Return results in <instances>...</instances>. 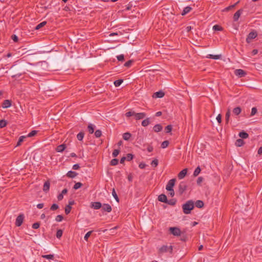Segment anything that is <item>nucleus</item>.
Masks as SVG:
<instances>
[{"label": "nucleus", "instance_id": "obj_55", "mask_svg": "<svg viewBox=\"0 0 262 262\" xmlns=\"http://www.w3.org/2000/svg\"><path fill=\"white\" fill-rule=\"evenodd\" d=\"M151 165L157 167L158 165V160L157 159L154 160L151 163Z\"/></svg>", "mask_w": 262, "mask_h": 262}, {"label": "nucleus", "instance_id": "obj_36", "mask_svg": "<svg viewBox=\"0 0 262 262\" xmlns=\"http://www.w3.org/2000/svg\"><path fill=\"white\" fill-rule=\"evenodd\" d=\"M46 24H47L46 21H42V22L40 23V24H39L38 25H37L36 26V27L35 28V29L36 30L39 29L40 28H41L42 27H43Z\"/></svg>", "mask_w": 262, "mask_h": 262}, {"label": "nucleus", "instance_id": "obj_14", "mask_svg": "<svg viewBox=\"0 0 262 262\" xmlns=\"http://www.w3.org/2000/svg\"><path fill=\"white\" fill-rule=\"evenodd\" d=\"M164 95H165V94L163 91H160L159 92H157L155 93L153 95V97H154V98H162L163 97H164Z\"/></svg>", "mask_w": 262, "mask_h": 262}, {"label": "nucleus", "instance_id": "obj_19", "mask_svg": "<svg viewBox=\"0 0 262 262\" xmlns=\"http://www.w3.org/2000/svg\"><path fill=\"white\" fill-rule=\"evenodd\" d=\"M78 173L73 171H69L67 173V176L69 178H74L77 176Z\"/></svg>", "mask_w": 262, "mask_h": 262}, {"label": "nucleus", "instance_id": "obj_41", "mask_svg": "<svg viewBox=\"0 0 262 262\" xmlns=\"http://www.w3.org/2000/svg\"><path fill=\"white\" fill-rule=\"evenodd\" d=\"M62 230H61V229H59L57 231V232H56V237L58 238H60L62 235Z\"/></svg>", "mask_w": 262, "mask_h": 262}, {"label": "nucleus", "instance_id": "obj_63", "mask_svg": "<svg viewBox=\"0 0 262 262\" xmlns=\"http://www.w3.org/2000/svg\"><path fill=\"white\" fill-rule=\"evenodd\" d=\"M12 39L15 42H17L18 41V37L16 35H13L12 36Z\"/></svg>", "mask_w": 262, "mask_h": 262}, {"label": "nucleus", "instance_id": "obj_44", "mask_svg": "<svg viewBox=\"0 0 262 262\" xmlns=\"http://www.w3.org/2000/svg\"><path fill=\"white\" fill-rule=\"evenodd\" d=\"M102 135L101 131L99 129H97L95 132V136L96 138H99Z\"/></svg>", "mask_w": 262, "mask_h": 262}, {"label": "nucleus", "instance_id": "obj_24", "mask_svg": "<svg viewBox=\"0 0 262 262\" xmlns=\"http://www.w3.org/2000/svg\"><path fill=\"white\" fill-rule=\"evenodd\" d=\"M241 111L242 109L239 106L236 107L233 110V113L236 115H239L241 113Z\"/></svg>", "mask_w": 262, "mask_h": 262}, {"label": "nucleus", "instance_id": "obj_10", "mask_svg": "<svg viewBox=\"0 0 262 262\" xmlns=\"http://www.w3.org/2000/svg\"><path fill=\"white\" fill-rule=\"evenodd\" d=\"M102 210L107 212H110L112 211V207L108 204H104L102 206Z\"/></svg>", "mask_w": 262, "mask_h": 262}, {"label": "nucleus", "instance_id": "obj_42", "mask_svg": "<svg viewBox=\"0 0 262 262\" xmlns=\"http://www.w3.org/2000/svg\"><path fill=\"white\" fill-rule=\"evenodd\" d=\"M37 130H33L31 131L30 133H29L27 136L28 137H33L37 134Z\"/></svg>", "mask_w": 262, "mask_h": 262}, {"label": "nucleus", "instance_id": "obj_21", "mask_svg": "<svg viewBox=\"0 0 262 262\" xmlns=\"http://www.w3.org/2000/svg\"><path fill=\"white\" fill-rule=\"evenodd\" d=\"M150 124V118H147L142 121L141 124L143 126L145 127Z\"/></svg>", "mask_w": 262, "mask_h": 262}, {"label": "nucleus", "instance_id": "obj_45", "mask_svg": "<svg viewBox=\"0 0 262 262\" xmlns=\"http://www.w3.org/2000/svg\"><path fill=\"white\" fill-rule=\"evenodd\" d=\"M118 163V160L117 159H113L111 161V165L112 166L117 165Z\"/></svg>", "mask_w": 262, "mask_h": 262}, {"label": "nucleus", "instance_id": "obj_57", "mask_svg": "<svg viewBox=\"0 0 262 262\" xmlns=\"http://www.w3.org/2000/svg\"><path fill=\"white\" fill-rule=\"evenodd\" d=\"M132 63H133V60H129L125 63L124 66H125L126 67H129L131 66Z\"/></svg>", "mask_w": 262, "mask_h": 262}, {"label": "nucleus", "instance_id": "obj_61", "mask_svg": "<svg viewBox=\"0 0 262 262\" xmlns=\"http://www.w3.org/2000/svg\"><path fill=\"white\" fill-rule=\"evenodd\" d=\"M203 180V178L202 177H199L198 178L197 181H196L197 184L198 185L201 184V183L202 182Z\"/></svg>", "mask_w": 262, "mask_h": 262}, {"label": "nucleus", "instance_id": "obj_13", "mask_svg": "<svg viewBox=\"0 0 262 262\" xmlns=\"http://www.w3.org/2000/svg\"><path fill=\"white\" fill-rule=\"evenodd\" d=\"M91 207L95 209H98L102 207V204L99 202H94L92 203Z\"/></svg>", "mask_w": 262, "mask_h": 262}, {"label": "nucleus", "instance_id": "obj_9", "mask_svg": "<svg viewBox=\"0 0 262 262\" xmlns=\"http://www.w3.org/2000/svg\"><path fill=\"white\" fill-rule=\"evenodd\" d=\"M235 74L239 77H243L246 76V72L242 69H237L234 72Z\"/></svg>", "mask_w": 262, "mask_h": 262}, {"label": "nucleus", "instance_id": "obj_34", "mask_svg": "<svg viewBox=\"0 0 262 262\" xmlns=\"http://www.w3.org/2000/svg\"><path fill=\"white\" fill-rule=\"evenodd\" d=\"M41 257L42 258L48 259H53L54 256L53 254H48V255H42Z\"/></svg>", "mask_w": 262, "mask_h": 262}, {"label": "nucleus", "instance_id": "obj_38", "mask_svg": "<svg viewBox=\"0 0 262 262\" xmlns=\"http://www.w3.org/2000/svg\"><path fill=\"white\" fill-rule=\"evenodd\" d=\"M82 186V184L80 182L76 183L73 187V189L76 190L80 188Z\"/></svg>", "mask_w": 262, "mask_h": 262}, {"label": "nucleus", "instance_id": "obj_31", "mask_svg": "<svg viewBox=\"0 0 262 262\" xmlns=\"http://www.w3.org/2000/svg\"><path fill=\"white\" fill-rule=\"evenodd\" d=\"M201 170V168L200 167V166H198L195 168V170L193 172V176L194 177L198 176L199 175V174L200 173Z\"/></svg>", "mask_w": 262, "mask_h": 262}, {"label": "nucleus", "instance_id": "obj_35", "mask_svg": "<svg viewBox=\"0 0 262 262\" xmlns=\"http://www.w3.org/2000/svg\"><path fill=\"white\" fill-rule=\"evenodd\" d=\"M123 82L122 79L117 80L114 81V83L116 87L119 86L121 85V84Z\"/></svg>", "mask_w": 262, "mask_h": 262}, {"label": "nucleus", "instance_id": "obj_59", "mask_svg": "<svg viewBox=\"0 0 262 262\" xmlns=\"http://www.w3.org/2000/svg\"><path fill=\"white\" fill-rule=\"evenodd\" d=\"M216 120L219 123H221L222 122V116L221 114H219L216 117Z\"/></svg>", "mask_w": 262, "mask_h": 262}, {"label": "nucleus", "instance_id": "obj_28", "mask_svg": "<svg viewBox=\"0 0 262 262\" xmlns=\"http://www.w3.org/2000/svg\"><path fill=\"white\" fill-rule=\"evenodd\" d=\"M191 10V8L190 7L187 6L185 7L182 13V15H184L186 14L187 13H189Z\"/></svg>", "mask_w": 262, "mask_h": 262}, {"label": "nucleus", "instance_id": "obj_64", "mask_svg": "<svg viewBox=\"0 0 262 262\" xmlns=\"http://www.w3.org/2000/svg\"><path fill=\"white\" fill-rule=\"evenodd\" d=\"M79 168H80V166H79V164H74V165L73 166V169L74 170H77V169H78Z\"/></svg>", "mask_w": 262, "mask_h": 262}, {"label": "nucleus", "instance_id": "obj_54", "mask_svg": "<svg viewBox=\"0 0 262 262\" xmlns=\"http://www.w3.org/2000/svg\"><path fill=\"white\" fill-rule=\"evenodd\" d=\"M257 112V108L255 107H253L251 110V116H254Z\"/></svg>", "mask_w": 262, "mask_h": 262}, {"label": "nucleus", "instance_id": "obj_60", "mask_svg": "<svg viewBox=\"0 0 262 262\" xmlns=\"http://www.w3.org/2000/svg\"><path fill=\"white\" fill-rule=\"evenodd\" d=\"M235 7V5H231V6H229V7H226V8L224 9V11H229V10H230V9H232V8H234V7Z\"/></svg>", "mask_w": 262, "mask_h": 262}, {"label": "nucleus", "instance_id": "obj_18", "mask_svg": "<svg viewBox=\"0 0 262 262\" xmlns=\"http://www.w3.org/2000/svg\"><path fill=\"white\" fill-rule=\"evenodd\" d=\"M66 148V145L64 144L58 145L56 149L57 152H62Z\"/></svg>", "mask_w": 262, "mask_h": 262}, {"label": "nucleus", "instance_id": "obj_20", "mask_svg": "<svg viewBox=\"0 0 262 262\" xmlns=\"http://www.w3.org/2000/svg\"><path fill=\"white\" fill-rule=\"evenodd\" d=\"M162 128L163 127L162 125L160 124H157L155 125L153 127L154 130L157 133L161 131Z\"/></svg>", "mask_w": 262, "mask_h": 262}, {"label": "nucleus", "instance_id": "obj_46", "mask_svg": "<svg viewBox=\"0 0 262 262\" xmlns=\"http://www.w3.org/2000/svg\"><path fill=\"white\" fill-rule=\"evenodd\" d=\"M172 127L171 125H168L165 127V132L167 133H170L172 130Z\"/></svg>", "mask_w": 262, "mask_h": 262}, {"label": "nucleus", "instance_id": "obj_26", "mask_svg": "<svg viewBox=\"0 0 262 262\" xmlns=\"http://www.w3.org/2000/svg\"><path fill=\"white\" fill-rule=\"evenodd\" d=\"M244 143V142L243 140V139H237L236 141L235 145L237 147H241L242 145H243Z\"/></svg>", "mask_w": 262, "mask_h": 262}, {"label": "nucleus", "instance_id": "obj_15", "mask_svg": "<svg viewBox=\"0 0 262 262\" xmlns=\"http://www.w3.org/2000/svg\"><path fill=\"white\" fill-rule=\"evenodd\" d=\"M158 200L161 202L163 203H167V196L166 195L164 194H161L159 195L158 196Z\"/></svg>", "mask_w": 262, "mask_h": 262}, {"label": "nucleus", "instance_id": "obj_27", "mask_svg": "<svg viewBox=\"0 0 262 262\" xmlns=\"http://www.w3.org/2000/svg\"><path fill=\"white\" fill-rule=\"evenodd\" d=\"M27 136H21L19 138L18 141H17L16 146H18L21 145V143L24 141V139L26 138Z\"/></svg>", "mask_w": 262, "mask_h": 262}, {"label": "nucleus", "instance_id": "obj_5", "mask_svg": "<svg viewBox=\"0 0 262 262\" xmlns=\"http://www.w3.org/2000/svg\"><path fill=\"white\" fill-rule=\"evenodd\" d=\"M169 230L171 234L174 236H180L181 235V231L179 228L177 227H170Z\"/></svg>", "mask_w": 262, "mask_h": 262}, {"label": "nucleus", "instance_id": "obj_11", "mask_svg": "<svg viewBox=\"0 0 262 262\" xmlns=\"http://www.w3.org/2000/svg\"><path fill=\"white\" fill-rule=\"evenodd\" d=\"M243 10L242 9H241L238 10L235 13L233 16V20L235 21H236L238 20L239 17H240L242 13L243 12Z\"/></svg>", "mask_w": 262, "mask_h": 262}, {"label": "nucleus", "instance_id": "obj_23", "mask_svg": "<svg viewBox=\"0 0 262 262\" xmlns=\"http://www.w3.org/2000/svg\"><path fill=\"white\" fill-rule=\"evenodd\" d=\"M230 111L229 109H228V111H227V112L226 113V115H225V121H226V124L228 123V122L229 121V119H230Z\"/></svg>", "mask_w": 262, "mask_h": 262}, {"label": "nucleus", "instance_id": "obj_12", "mask_svg": "<svg viewBox=\"0 0 262 262\" xmlns=\"http://www.w3.org/2000/svg\"><path fill=\"white\" fill-rule=\"evenodd\" d=\"M187 172V168H185V169H183L182 171H181L179 173L178 176V178L179 179H183L186 176Z\"/></svg>", "mask_w": 262, "mask_h": 262}, {"label": "nucleus", "instance_id": "obj_50", "mask_svg": "<svg viewBox=\"0 0 262 262\" xmlns=\"http://www.w3.org/2000/svg\"><path fill=\"white\" fill-rule=\"evenodd\" d=\"M58 208H59V206H58V205H57L56 204H53L51 206V208H50V209H51V210L54 211V210H57V209H58Z\"/></svg>", "mask_w": 262, "mask_h": 262}, {"label": "nucleus", "instance_id": "obj_52", "mask_svg": "<svg viewBox=\"0 0 262 262\" xmlns=\"http://www.w3.org/2000/svg\"><path fill=\"white\" fill-rule=\"evenodd\" d=\"M93 231H90L88 232H87L84 237V239L85 240V241H88L89 237H90V236L91 235V234H92Z\"/></svg>", "mask_w": 262, "mask_h": 262}, {"label": "nucleus", "instance_id": "obj_32", "mask_svg": "<svg viewBox=\"0 0 262 262\" xmlns=\"http://www.w3.org/2000/svg\"><path fill=\"white\" fill-rule=\"evenodd\" d=\"M84 134L83 132H80L77 135V138L78 140L79 141H81L82 140L83 137H84Z\"/></svg>", "mask_w": 262, "mask_h": 262}, {"label": "nucleus", "instance_id": "obj_62", "mask_svg": "<svg viewBox=\"0 0 262 262\" xmlns=\"http://www.w3.org/2000/svg\"><path fill=\"white\" fill-rule=\"evenodd\" d=\"M175 203L176 202L173 200H170L169 201L167 200V202L166 203L169 205H173L175 204Z\"/></svg>", "mask_w": 262, "mask_h": 262}, {"label": "nucleus", "instance_id": "obj_29", "mask_svg": "<svg viewBox=\"0 0 262 262\" xmlns=\"http://www.w3.org/2000/svg\"><path fill=\"white\" fill-rule=\"evenodd\" d=\"M131 134L129 133H125L124 134H123V139L124 140H128L129 139V138L131 137Z\"/></svg>", "mask_w": 262, "mask_h": 262}, {"label": "nucleus", "instance_id": "obj_6", "mask_svg": "<svg viewBox=\"0 0 262 262\" xmlns=\"http://www.w3.org/2000/svg\"><path fill=\"white\" fill-rule=\"evenodd\" d=\"M24 219V214H19L16 219L15 225L17 227H19L23 224Z\"/></svg>", "mask_w": 262, "mask_h": 262}, {"label": "nucleus", "instance_id": "obj_39", "mask_svg": "<svg viewBox=\"0 0 262 262\" xmlns=\"http://www.w3.org/2000/svg\"><path fill=\"white\" fill-rule=\"evenodd\" d=\"M169 144V143L168 141H164L161 144V147L162 148H165L168 146Z\"/></svg>", "mask_w": 262, "mask_h": 262}, {"label": "nucleus", "instance_id": "obj_58", "mask_svg": "<svg viewBox=\"0 0 262 262\" xmlns=\"http://www.w3.org/2000/svg\"><path fill=\"white\" fill-rule=\"evenodd\" d=\"M117 58L119 61H123L124 60V55L123 54L117 56Z\"/></svg>", "mask_w": 262, "mask_h": 262}, {"label": "nucleus", "instance_id": "obj_33", "mask_svg": "<svg viewBox=\"0 0 262 262\" xmlns=\"http://www.w3.org/2000/svg\"><path fill=\"white\" fill-rule=\"evenodd\" d=\"M88 129L90 134H93L94 132V125L92 124H90L88 126Z\"/></svg>", "mask_w": 262, "mask_h": 262}, {"label": "nucleus", "instance_id": "obj_8", "mask_svg": "<svg viewBox=\"0 0 262 262\" xmlns=\"http://www.w3.org/2000/svg\"><path fill=\"white\" fill-rule=\"evenodd\" d=\"M146 114L145 113H135V114H134L135 119L136 120L142 119L146 117Z\"/></svg>", "mask_w": 262, "mask_h": 262}, {"label": "nucleus", "instance_id": "obj_47", "mask_svg": "<svg viewBox=\"0 0 262 262\" xmlns=\"http://www.w3.org/2000/svg\"><path fill=\"white\" fill-rule=\"evenodd\" d=\"M71 208L72 207L70 206V205L66 206L65 208V213L66 214H68L70 212Z\"/></svg>", "mask_w": 262, "mask_h": 262}, {"label": "nucleus", "instance_id": "obj_17", "mask_svg": "<svg viewBox=\"0 0 262 262\" xmlns=\"http://www.w3.org/2000/svg\"><path fill=\"white\" fill-rule=\"evenodd\" d=\"M11 105V102L9 100H5L4 101L2 104V107L3 108H8Z\"/></svg>", "mask_w": 262, "mask_h": 262}, {"label": "nucleus", "instance_id": "obj_7", "mask_svg": "<svg viewBox=\"0 0 262 262\" xmlns=\"http://www.w3.org/2000/svg\"><path fill=\"white\" fill-rule=\"evenodd\" d=\"M175 182H176L175 179H172L168 181V182L166 186V190H172L173 187L174 186V184H175Z\"/></svg>", "mask_w": 262, "mask_h": 262}, {"label": "nucleus", "instance_id": "obj_49", "mask_svg": "<svg viewBox=\"0 0 262 262\" xmlns=\"http://www.w3.org/2000/svg\"><path fill=\"white\" fill-rule=\"evenodd\" d=\"M135 113V112L134 111H129V112L126 113L125 116L127 117H131L132 116H134Z\"/></svg>", "mask_w": 262, "mask_h": 262}, {"label": "nucleus", "instance_id": "obj_4", "mask_svg": "<svg viewBox=\"0 0 262 262\" xmlns=\"http://www.w3.org/2000/svg\"><path fill=\"white\" fill-rule=\"evenodd\" d=\"M187 188V185L184 182H181L179 185V192L182 194Z\"/></svg>", "mask_w": 262, "mask_h": 262}, {"label": "nucleus", "instance_id": "obj_40", "mask_svg": "<svg viewBox=\"0 0 262 262\" xmlns=\"http://www.w3.org/2000/svg\"><path fill=\"white\" fill-rule=\"evenodd\" d=\"M112 195L114 196V198L115 199V200L117 201V202H119V198L118 197V195L115 191V189L114 188L112 190Z\"/></svg>", "mask_w": 262, "mask_h": 262}, {"label": "nucleus", "instance_id": "obj_16", "mask_svg": "<svg viewBox=\"0 0 262 262\" xmlns=\"http://www.w3.org/2000/svg\"><path fill=\"white\" fill-rule=\"evenodd\" d=\"M50 183L49 181L45 182L43 186V191L47 192L50 189Z\"/></svg>", "mask_w": 262, "mask_h": 262}, {"label": "nucleus", "instance_id": "obj_43", "mask_svg": "<svg viewBox=\"0 0 262 262\" xmlns=\"http://www.w3.org/2000/svg\"><path fill=\"white\" fill-rule=\"evenodd\" d=\"M125 157L127 161H130L133 159L134 155L132 154H127Z\"/></svg>", "mask_w": 262, "mask_h": 262}, {"label": "nucleus", "instance_id": "obj_56", "mask_svg": "<svg viewBox=\"0 0 262 262\" xmlns=\"http://www.w3.org/2000/svg\"><path fill=\"white\" fill-rule=\"evenodd\" d=\"M39 226H40V224L38 222L34 223L32 225V228L34 229H38L39 227Z\"/></svg>", "mask_w": 262, "mask_h": 262}, {"label": "nucleus", "instance_id": "obj_37", "mask_svg": "<svg viewBox=\"0 0 262 262\" xmlns=\"http://www.w3.org/2000/svg\"><path fill=\"white\" fill-rule=\"evenodd\" d=\"M7 122L5 120L2 119L0 120V127L3 128L7 125Z\"/></svg>", "mask_w": 262, "mask_h": 262}, {"label": "nucleus", "instance_id": "obj_25", "mask_svg": "<svg viewBox=\"0 0 262 262\" xmlns=\"http://www.w3.org/2000/svg\"><path fill=\"white\" fill-rule=\"evenodd\" d=\"M239 136L242 139H246L248 137V134L245 132L242 131L239 133Z\"/></svg>", "mask_w": 262, "mask_h": 262}, {"label": "nucleus", "instance_id": "obj_22", "mask_svg": "<svg viewBox=\"0 0 262 262\" xmlns=\"http://www.w3.org/2000/svg\"><path fill=\"white\" fill-rule=\"evenodd\" d=\"M195 205L196 207H198L199 208H201L204 206V204L202 201L198 200L196 201V202L195 203Z\"/></svg>", "mask_w": 262, "mask_h": 262}, {"label": "nucleus", "instance_id": "obj_1", "mask_svg": "<svg viewBox=\"0 0 262 262\" xmlns=\"http://www.w3.org/2000/svg\"><path fill=\"white\" fill-rule=\"evenodd\" d=\"M194 208V202L192 200L187 201L182 205L183 211L185 214H189Z\"/></svg>", "mask_w": 262, "mask_h": 262}, {"label": "nucleus", "instance_id": "obj_3", "mask_svg": "<svg viewBox=\"0 0 262 262\" xmlns=\"http://www.w3.org/2000/svg\"><path fill=\"white\" fill-rule=\"evenodd\" d=\"M257 36V33L256 31H253L249 33V34L247 36V37L246 38V41L248 43H250L251 42V40L255 38Z\"/></svg>", "mask_w": 262, "mask_h": 262}, {"label": "nucleus", "instance_id": "obj_2", "mask_svg": "<svg viewBox=\"0 0 262 262\" xmlns=\"http://www.w3.org/2000/svg\"><path fill=\"white\" fill-rule=\"evenodd\" d=\"M169 251L170 253L172 252V246H167L163 245L158 249L159 254H163L164 253Z\"/></svg>", "mask_w": 262, "mask_h": 262}, {"label": "nucleus", "instance_id": "obj_48", "mask_svg": "<svg viewBox=\"0 0 262 262\" xmlns=\"http://www.w3.org/2000/svg\"><path fill=\"white\" fill-rule=\"evenodd\" d=\"M119 149H115L113 152L112 156H113V157H116L119 155Z\"/></svg>", "mask_w": 262, "mask_h": 262}, {"label": "nucleus", "instance_id": "obj_30", "mask_svg": "<svg viewBox=\"0 0 262 262\" xmlns=\"http://www.w3.org/2000/svg\"><path fill=\"white\" fill-rule=\"evenodd\" d=\"M221 56V55H213L209 54L207 56V57L209 58L214 59H218L220 58Z\"/></svg>", "mask_w": 262, "mask_h": 262}, {"label": "nucleus", "instance_id": "obj_53", "mask_svg": "<svg viewBox=\"0 0 262 262\" xmlns=\"http://www.w3.org/2000/svg\"><path fill=\"white\" fill-rule=\"evenodd\" d=\"M213 29L215 31H221L222 30V28L221 26L216 25L213 27Z\"/></svg>", "mask_w": 262, "mask_h": 262}, {"label": "nucleus", "instance_id": "obj_51", "mask_svg": "<svg viewBox=\"0 0 262 262\" xmlns=\"http://www.w3.org/2000/svg\"><path fill=\"white\" fill-rule=\"evenodd\" d=\"M63 220V216L61 215H58L55 218L56 222H60Z\"/></svg>", "mask_w": 262, "mask_h": 262}]
</instances>
